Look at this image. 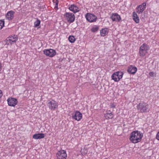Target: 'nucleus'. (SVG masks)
<instances>
[{"mask_svg":"<svg viewBox=\"0 0 159 159\" xmlns=\"http://www.w3.org/2000/svg\"><path fill=\"white\" fill-rule=\"evenodd\" d=\"M1 70H2L1 65V64L0 63V71H1Z\"/></svg>","mask_w":159,"mask_h":159,"instance_id":"32","label":"nucleus"},{"mask_svg":"<svg viewBox=\"0 0 159 159\" xmlns=\"http://www.w3.org/2000/svg\"><path fill=\"white\" fill-rule=\"evenodd\" d=\"M137 70V69L136 67L131 65L128 67L127 72L130 74H134Z\"/></svg>","mask_w":159,"mask_h":159,"instance_id":"16","label":"nucleus"},{"mask_svg":"<svg viewBox=\"0 0 159 159\" xmlns=\"http://www.w3.org/2000/svg\"><path fill=\"white\" fill-rule=\"evenodd\" d=\"M69 9L71 11L75 13L79 11V8L75 4H72L69 6Z\"/></svg>","mask_w":159,"mask_h":159,"instance_id":"14","label":"nucleus"},{"mask_svg":"<svg viewBox=\"0 0 159 159\" xmlns=\"http://www.w3.org/2000/svg\"><path fill=\"white\" fill-rule=\"evenodd\" d=\"M15 12L12 11H8L6 15V18L9 20H12L14 18Z\"/></svg>","mask_w":159,"mask_h":159,"instance_id":"17","label":"nucleus"},{"mask_svg":"<svg viewBox=\"0 0 159 159\" xmlns=\"http://www.w3.org/2000/svg\"><path fill=\"white\" fill-rule=\"evenodd\" d=\"M85 18L90 23L95 22L97 20V17L96 16L89 13H87L86 15Z\"/></svg>","mask_w":159,"mask_h":159,"instance_id":"9","label":"nucleus"},{"mask_svg":"<svg viewBox=\"0 0 159 159\" xmlns=\"http://www.w3.org/2000/svg\"><path fill=\"white\" fill-rule=\"evenodd\" d=\"M110 106L111 108H114L115 107V106L113 104H111L110 105Z\"/></svg>","mask_w":159,"mask_h":159,"instance_id":"30","label":"nucleus"},{"mask_svg":"<svg viewBox=\"0 0 159 159\" xmlns=\"http://www.w3.org/2000/svg\"><path fill=\"white\" fill-rule=\"evenodd\" d=\"M137 108L139 111L142 113L148 112L150 110L148 104L144 102L139 103L137 106Z\"/></svg>","mask_w":159,"mask_h":159,"instance_id":"2","label":"nucleus"},{"mask_svg":"<svg viewBox=\"0 0 159 159\" xmlns=\"http://www.w3.org/2000/svg\"><path fill=\"white\" fill-rule=\"evenodd\" d=\"M132 17L133 20L136 23H139V19L137 14L135 12L133 13Z\"/></svg>","mask_w":159,"mask_h":159,"instance_id":"21","label":"nucleus"},{"mask_svg":"<svg viewBox=\"0 0 159 159\" xmlns=\"http://www.w3.org/2000/svg\"><path fill=\"white\" fill-rule=\"evenodd\" d=\"M44 136V134L43 133H39L34 134L33 136V138L36 139H40L43 138Z\"/></svg>","mask_w":159,"mask_h":159,"instance_id":"20","label":"nucleus"},{"mask_svg":"<svg viewBox=\"0 0 159 159\" xmlns=\"http://www.w3.org/2000/svg\"><path fill=\"white\" fill-rule=\"evenodd\" d=\"M7 101L8 105L11 107L15 106L18 102L17 99L14 98H9L7 99Z\"/></svg>","mask_w":159,"mask_h":159,"instance_id":"13","label":"nucleus"},{"mask_svg":"<svg viewBox=\"0 0 159 159\" xmlns=\"http://www.w3.org/2000/svg\"><path fill=\"white\" fill-rule=\"evenodd\" d=\"M18 39V36L15 34H12L6 39V43L7 45H12L16 43Z\"/></svg>","mask_w":159,"mask_h":159,"instance_id":"4","label":"nucleus"},{"mask_svg":"<svg viewBox=\"0 0 159 159\" xmlns=\"http://www.w3.org/2000/svg\"><path fill=\"white\" fill-rule=\"evenodd\" d=\"M111 18L113 21H119L121 20L120 16L117 13H113Z\"/></svg>","mask_w":159,"mask_h":159,"instance_id":"15","label":"nucleus"},{"mask_svg":"<svg viewBox=\"0 0 159 159\" xmlns=\"http://www.w3.org/2000/svg\"><path fill=\"white\" fill-rule=\"evenodd\" d=\"M58 105V103L56 101L53 100L48 101L47 104V107L51 110H55L57 109Z\"/></svg>","mask_w":159,"mask_h":159,"instance_id":"7","label":"nucleus"},{"mask_svg":"<svg viewBox=\"0 0 159 159\" xmlns=\"http://www.w3.org/2000/svg\"><path fill=\"white\" fill-rule=\"evenodd\" d=\"M149 49L148 45L144 43L142 45L139 49V56L141 57H143L147 53Z\"/></svg>","mask_w":159,"mask_h":159,"instance_id":"3","label":"nucleus"},{"mask_svg":"<svg viewBox=\"0 0 159 159\" xmlns=\"http://www.w3.org/2000/svg\"><path fill=\"white\" fill-rule=\"evenodd\" d=\"M157 73L156 72H150L149 73V76L152 78H155L156 76Z\"/></svg>","mask_w":159,"mask_h":159,"instance_id":"25","label":"nucleus"},{"mask_svg":"<svg viewBox=\"0 0 159 159\" xmlns=\"http://www.w3.org/2000/svg\"><path fill=\"white\" fill-rule=\"evenodd\" d=\"M3 93L2 91L0 90V98L2 96Z\"/></svg>","mask_w":159,"mask_h":159,"instance_id":"31","label":"nucleus"},{"mask_svg":"<svg viewBox=\"0 0 159 159\" xmlns=\"http://www.w3.org/2000/svg\"><path fill=\"white\" fill-rule=\"evenodd\" d=\"M143 136V134L140 132L134 131L130 134L129 139L131 142L136 143L141 141Z\"/></svg>","mask_w":159,"mask_h":159,"instance_id":"1","label":"nucleus"},{"mask_svg":"<svg viewBox=\"0 0 159 159\" xmlns=\"http://www.w3.org/2000/svg\"><path fill=\"white\" fill-rule=\"evenodd\" d=\"M123 75V73L121 71L114 72L111 76V79L114 81L118 82L122 78Z\"/></svg>","mask_w":159,"mask_h":159,"instance_id":"5","label":"nucleus"},{"mask_svg":"<svg viewBox=\"0 0 159 159\" xmlns=\"http://www.w3.org/2000/svg\"><path fill=\"white\" fill-rule=\"evenodd\" d=\"M156 138L158 140H159V132H158L156 135Z\"/></svg>","mask_w":159,"mask_h":159,"instance_id":"29","label":"nucleus"},{"mask_svg":"<svg viewBox=\"0 0 159 159\" xmlns=\"http://www.w3.org/2000/svg\"><path fill=\"white\" fill-rule=\"evenodd\" d=\"M99 29V26L94 25L91 29V31L93 33L95 32L98 30Z\"/></svg>","mask_w":159,"mask_h":159,"instance_id":"22","label":"nucleus"},{"mask_svg":"<svg viewBox=\"0 0 159 159\" xmlns=\"http://www.w3.org/2000/svg\"><path fill=\"white\" fill-rule=\"evenodd\" d=\"M4 26V21L3 20H0V30Z\"/></svg>","mask_w":159,"mask_h":159,"instance_id":"27","label":"nucleus"},{"mask_svg":"<svg viewBox=\"0 0 159 159\" xmlns=\"http://www.w3.org/2000/svg\"><path fill=\"white\" fill-rule=\"evenodd\" d=\"M146 3L143 2L142 4L138 6L136 8L137 12L138 14H141L143 12L146 8Z\"/></svg>","mask_w":159,"mask_h":159,"instance_id":"11","label":"nucleus"},{"mask_svg":"<svg viewBox=\"0 0 159 159\" xmlns=\"http://www.w3.org/2000/svg\"><path fill=\"white\" fill-rule=\"evenodd\" d=\"M43 52L44 54L49 57H53L56 54V51L52 49H44L43 51Z\"/></svg>","mask_w":159,"mask_h":159,"instance_id":"8","label":"nucleus"},{"mask_svg":"<svg viewBox=\"0 0 159 159\" xmlns=\"http://www.w3.org/2000/svg\"><path fill=\"white\" fill-rule=\"evenodd\" d=\"M72 118L76 120L80 121L82 118V115L80 111H76L75 112V114L72 116Z\"/></svg>","mask_w":159,"mask_h":159,"instance_id":"12","label":"nucleus"},{"mask_svg":"<svg viewBox=\"0 0 159 159\" xmlns=\"http://www.w3.org/2000/svg\"><path fill=\"white\" fill-rule=\"evenodd\" d=\"M53 2L55 5V8L57 7L58 3V1L57 0H53Z\"/></svg>","mask_w":159,"mask_h":159,"instance_id":"28","label":"nucleus"},{"mask_svg":"<svg viewBox=\"0 0 159 159\" xmlns=\"http://www.w3.org/2000/svg\"><path fill=\"white\" fill-rule=\"evenodd\" d=\"M40 24V21L37 19L36 21L34 22V25L35 27H37L39 26Z\"/></svg>","mask_w":159,"mask_h":159,"instance_id":"24","label":"nucleus"},{"mask_svg":"<svg viewBox=\"0 0 159 159\" xmlns=\"http://www.w3.org/2000/svg\"><path fill=\"white\" fill-rule=\"evenodd\" d=\"M106 113L104 114V117L107 120L112 119L113 117V114L110 111H106Z\"/></svg>","mask_w":159,"mask_h":159,"instance_id":"19","label":"nucleus"},{"mask_svg":"<svg viewBox=\"0 0 159 159\" xmlns=\"http://www.w3.org/2000/svg\"><path fill=\"white\" fill-rule=\"evenodd\" d=\"M109 31V30L107 28L102 29L100 31V35L102 37L105 36L108 34Z\"/></svg>","mask_w":159,"mask_h":159,"instance_id":"18","label":"nucleus"},{"mask_svg":"<svg viewBox=\"0 0 159 159\" xmlns=\"http://www.w3.org/2000/svg\"><path fill=\"white\" fill-rule=\"evenodd\" d=\"M68 40L71 43H74L75 40V37L72 35L68 37Z\"/></svg>","mask_w":159,"mask_h":159,"instance_id":"23","label":"nucleus"},{"mask_svg":"<svg viewBox=\"0 0 159 159\" xmlns=\"http://www.w3.org/2000/svg\"><path fill=\"white\" fill-rule=\"evenodd\" d=\"M81 152L82 154L83 155H86L87 153L88 150L87 148H84L83 150H81Z\"/></svg>","mask_w":159,"mask_h":159,"instance_id":"26","label":"nucleus"},{"mask_svg":"<svg viewBox=\"0 0 159 159\" xmlns=\"http://www.w3.org/2000/svg\"><path fill=\"white\" fill-rule=\"evenodd\" d=\"M57 159H66L67 154L66 151L61 150L57 152L56 154Z\"/></svg>","mask_w":159,"mask_h":159,"instance_id":"10","label":"nucleus"},{"mask_svg":"<svg viewBox=\"0 0 159 159\" xmlns=\"http://www.w3.org/2000/svg\"><path fill=\"white\" fill-rule=\"evenodd\" d=\"M64 16L65 19L70 23L73 22L75 21V16L71 13L66 12L64 15Z\"/></svg>","mask_w":159,"mask_h":159,"instance_id":"6","label":"nucleus"}]
</instances>
